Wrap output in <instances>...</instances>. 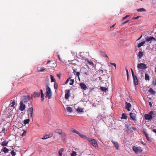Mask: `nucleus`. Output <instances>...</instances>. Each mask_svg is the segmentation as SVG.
I'll return each instance as SVG.
<instances>
[{
	"label": "nucleus",
	"instance_id": "obj_1",
	"mask_svg": "<svg viewBox=\"0 0 156 156\" xmlns=\"http://www.w3.org/2000/svg\"><path fill=\"white\" fill-rule=\"evenodd\" d=\"M81 63V66L82 67V68H94L96 67V65L94 60L91 59H83Z\"/></svg>",
	"mask_w": 156,
	"mask_h": 156
},
{
	"label": "nucleus",
	"instance_id": "obj_58",
	"mask_svg": "<svg viewBox=\"0 0 156 156\" xmlns=\"http://www.w3.org/2000/svg\"><path fill=\"white\" fill-rule=\"evenodd\" d=\"M153 131L156 133V129H154L153 130Z\"/></svg>",
	"mask_w": 156,
	"mask_h": 156
},
{
	"label": "nucleus",
	"instance_id": "obj_18",
	"mask_svg": "<svg viewBox=\"0 0 156 156\" xmlns=\"http://www.w3.org/2000/svg\"><path fill=\"white\" fill-rule=\"evenodd\" d=\"M84 52H80V56L81 58L85 59V55Z\"/></svg>",
	"mask_w": 156,
	"mask_h": 156
},
{
	"label": "nucleus",
	"instance_id": "obj_29",
	"mask_svg": "<svg viewBox=\"0 0 156 156\" xmlns=\"http://www.w3.org/2000/svg\"><path fill=\"white\" fill-rule=\"evenodd\" d=\"M100 54L101 56L104 57H106L108 58L107 55L105 53L104 51H101Z\"/></svg>",
	"mask_w": 156,
	"mask_h": 156
},
{
	"label": "nucleus",
	"instance_id": "obj_46",
	"mask_svg": "<svg viewBox=\"0 0 156 156\" xmlns=\"http://www.w3.org/2000/svg\"><path fill=\"white\" fill-rule=\"evenodd\" d=\"M126 75L127 76V79L128 80L129 79V73L127 69H126Z\"/></svg>",
	"mask_w": 156,
	"mask_h": 156
},
{
	"label": "nucleus",
	"instance_id": "obj_24",
	"mask_svg": "<svg viewBox=\"0 0 156 156\" xmlns=\"http://www.w3.org/2000/svg\"><path fill=\"white\" fill-rule=\"evenodd\" d=\"M145 43V41H143L139 43L137 45L138 47L139 48L141 46H143L144 44Z\"/></svg>",
	"mask_w": 156,
	"mask_h": 156
},
{
	"label": "nucleus",
	"instance_id": "obj_19",
	"mask_svg": "<svg viewBox=\"0 0 156 156\" xmlns=\"http://www.w3.org/2000/svg\"><path fill=\"white\" fill-rule=\"evenodd\" d=\"M111 142L114 144L115 147L118 149L119 147V145L117 142H115L113 140H112Z\"/></svg>",
	"mask_w": 156,
	"mask_h": 156
},
{
	"label": "nucleus",
	"instance_id": "obj_43",
	"mask_svg": "<svg viewBox=\"0 0 156 156\" xmlns=\"http://www.w3.org/2000/svg\"><path fill=\"white\" fill-rule=\"evenodd\" d=\"M11 154L13 156H14L16 155V154L13 150L11 151Z\"/></svg>",
	"mask_w": 156,
	"mask_h": 156
},
{
	"label": "nucleus",
	"instance_id": "obj_52",
	"mask_svg": "<svg viewBox=\"0 0 156 156\" xmlns=\"http://www.w3.org/2000/svg\"><path fill=\"white\" fill-rule=\"evenodd\" d=\"M140 17V16H138L136 17L133 18V19H138Z\"/></svg>",
	"mask_w": 156,
	"mask_h": 156
},
{
	"label": "nucleus",
	"instance_id": "obj_54",
	"mask_svg": "<svg viewBox=\"0 0 156 156\" xmlns=\"http://www.w3.org/2000/svg\"><path fill=\"white\" fill-rule=\"evenodd\" d=\"M26 131H24L23 133H22V135L23 136L26 135Z\"/></svg>",
	"mask_w": 156,
	"mask_h": 156
},
{
	"label": "nucleus",
	"instance_id": "obj_27",
	"mask_svg": "<svg viewBox=\"0 0 156 156\" xmlns=\"http://www.w3.org/2000/svg\"><path fill=\"white\" fill-rule=\"evenodd\" d=\"M79 136H80L83 139H86L87 140V139L88 138L86 136L81 134L79 133Z\"/></svg>",
	"mask_w": 156,
	"mask_h": 156
},
{
	"label": "nucleus",
	"instance_id": "obj_37",
	"mask_svg": "<svg viewBox=\"0 0 156 156\" xmlns=\"http://www.w3.org/2000/svg\"><path fill=\"white\" fill-rule=\"evenodd\" d=\"M51 137V136H49V135L46 134L44 136V137L43 138H42V139L43 140H45V139L48 138L49 137Z\"/></svg>",
	"mask_w": 156,
	"mask_h": 156
},
{
	"label": "nucleus",
	"instance_id": "obj_56",
	"mask_svg": "<svg viewBox=\"0 0 156 156\" xmlns=\"http://www.w3.org/2000/svg\"><path fill=\"white\" fill-rule=\"evenodd\" d=\"M115 24H114L112 25V26H111L110 27V28H111L114 27H115Z\"/></svg>",
	"mask_w": 156,
	"mask_h": 156
},
{
	"label": "nucleus",
	"instance_id": "obj_55",
	"mask_svg": "<svg viewBox=\"0 0 156 156\" xmlns=\"http://www.w3.org/2000/svg\"><path fill=\"white\" fill-rule=\"evenodd\" d=\"M5 130V128H3V129H2L1 133H4Z\"/></svg>",
	"mask_w": 156,
	"mask_h": 156
},
{
	"label": "nucleus",
	"instance_id": "obj_21",
	"mask_svg": "<svg viewBox=\"0 0 156 156\" xmlns=\"http://www.w3.org/2000/svg\"><path fill=\"white\" fill-rule=\"evenodd\" d=\"M41 91V101H43L44 99V94L43 93V90L42 89L40 90Z\"/></svg>",
	"mask_w": 156,
	"mask_h": 156
},
{
	"label": "nucleus",
	"instance_id": "obj_25",
	"mask_svg": "<svg viewBox=\"0 0 156 156\" xmlns=\"http://www.w3.org/2000/svg\"><path fill=\"white\" fill-rule=\"evenodd\" d=\"M64 150L63 148H62L58 151V154L59 156H62V152L64 151Z\"/></svg>",
	"mask_w": 156,
	"mask_h": 156
},
{
	"label": "nucleus",
	"instance_id": "obj_38",
	"mask_svg": "<svg viewBox=\"0 0 156 156\" xmlns=\"http://www.w3.org/2000/svg\"><path fill=\"white\" fill-rule=\"evenodd\" d=\"M101 90L104 92H105L107 90V88L104 87H101Z\"/></svg>",
	"mask_w": 156,
	"mask_h": 156
},
{
	"label": "nucleus",
	"instance_id": "obj_44",
	"mask_svg": "<svg viewBox=\"0 0 156 156\" xmlns=\"http://www.w3.org/2000/svg\"><path fill=\"white\" fill-rule=\"evenodd\" d=\"M76 152L74 151H73L72 153L71 154V156H76Z\"/></svg>",
	"mask_w": 156,
	"mask_h": 156
},
{
	"label": "nucleus",
	"instance_id": "obj_34",
	"mask_svg": "<svg viewBox=\"0 0 156 156\" xmlns=\"http://www.w3.org/2000/svg\"><path fill=\"white\" fill-rule=\"evenodd\" d=\"M30 119L29 118V119L24 120V124L25 125H26L28 123L30 122Z\"/></svg>",
	"mask_w": 156,
	"mask_h": 156
},
{
	"label": "nucleus",
	"instance_id": "obj_61",
	"mask_svg": "<svg viewBox=\"0 0 156 156\" xmlns=\"http://www.w3.org/2000/svg\"><path fill=\"white\" fill-rule=\"evenodd\" d=\"M144 134H145V136H146V134H147L146 132H144Z\"/></svg>",
	"mask_w": 156,
	"mask_h": 156
},
{
	"label": "nucleus",
	"instance_id": "obj_11",
	"mask_svg": "<svg viewBox=\"0 0 156 156\" xmlns=\"http://www.w3.org/2000/svg\"><path fill=\"white\" fill-rule=\"evenodd\" d=\"M69 84L70 85H73L74 82V80L71 79L70 78H69L67 79V80H66L65 84H66L67 83L69 82Z\"/></svg>",
	"mask_w": 156,
	"mask_h": 156
},
{
	"label": "nucleus",
	"instance_id": "obj_30",
	"mask_svg": "<svg viewBox=\"0 0 156 156\" xmlns=\"http://www.w3.org/2000/svg\"><path fill=\"white\" fill-rule=\"evenodd\" d=\"M136 11L138 12H145L146 11V10L143 8H141L139 9H136Z\"/></svg>",
	"mask_w": 156,
	"mask_h": 156
},
{
	"label": "nucleus",
	"instance_id": "obj_5",
	"mask_svg": "<svg viewBox=\"0 0 156 156\" xmlns=\"http://www.w3.org/2000/svg\"><path fill=\"white\" fill-rule=\"evenodd\" d=\"M133 149L136 153H141L142 151V150L141 149V148H139L135 146H133Z\"/></svg>",
	"mask_w": 156,
	"mask_h": 156
},
{
	"label": "nucleus",
	"instance_id": "obj_33",
	"mask_svg": "<svg viewBox=\"0 0 156 156\" xmlns=\"http://www.w3.org/2000/svg\"><path fill=\"white\" fill-rule=\"evenodd\" d=\"M127 118V116L126 115V114L125 113H123L122 114V117H121V119H126Z\"/></svg>",
	"mask_w": 156,
	"mask_h": 156
},
{
	"label": "nucleus",
	"instance_id": "obj_53",
	"mask_svg": "<svg viewBox=\"0 0 156 156\" xmlns=\"http://www.w3.org/2000/svg\"><path fill=\"white\" fill-rule=\"evenodd\" d=\"M129 20H126V21L122 23V24H125L126 23H127V22H128L129 21Z\"/></svg>",
	"mask_w": 156,
	"mask_h": 156
},
{
	"label": "nucleus",
	"instance_id": "obj_3",
	"mask_svg": "<svg viewBox=\"0 0 156 156\" xmlns=\"http://www.w3.org/2000/svg\"><path fill=\"white\" fill-rule=\"evenodd\" d=\"M153 111L150 112L148 114L144 115L145 119L146 120H151L153 118V115L154 114Z\"/></svg>",
	"mask_w": 156,
	"mask_h": 156
},
{
	"label": "nucleus",
	"instance_id": "obj_42",
	"mask_svg": "<svg viewBox=\"0 0 156 156\" xmlns=\"http://www.w3.org/2000/svg\"><path fill=\"white\" fill-rule=\"evenodd\" d=\"M58 85L57 83H55L54 84V87L55 89L57 90L58 88Z\"/></svg>",
	"mask_w": 156,
	"mask_h": 156
},
{
	"label": "nucleus",
	"instance_id": "obj_26",
	"mask_svg": "<svg viewBox=\"0 0 156 156\" xmlns=\"http://www.w3.org/2000/svg\"><path fill=\"white\" fill-rule=\"evenodd\" d=\"M144 55V52L141 51H140L138 54V56L140 59Z\"/></svg>",
	"mask_w": 156,
	"mask_h": 156
},
{
	"label": "nucleus",
	"instance_id": "obj_63",
	"mask_svg": "<svg viewBox=\"0 0 156 156\" xmlns=\"http://www.w3.org/2000/svg\"><path fill=\"white\" fill-rule=\"evenodd\" d=\"M132 128L133 129V130H135V128L134 127H132Z\"/></svg>",
	"mask_w": 156,
	"mask_h": 156
},
{
	"label": "nucleus",
	"instance_id": "obj_59",
	"mask_svg": "<svg viewBox=\"0 0 156 156\" xmlns=\"http://www.w3.org/2000/svg\"><path fill=\"white\" fill-rule=\"evenodd\" d=\"M142 37V36L141 35V36L140 37V38H138V39L137 40V41H138V40H140V39Z\"/></svg>",
	"mask_w": 156,
	"mask_h": 156
},
{
	"label": "nucleus",
	"instance_id": "obj_45",
	"mask_svg": "<svg viewBox=\"0 0 156 156\" xmlns=\"http://www.w3.org/2000/svg\"><path fill=\"white\" fill-rule=\"evenodd\" d=\"M152 84L154 86L156 85V80H153L152 82Z\"/></svg>",
	"mask_w": 156,
	"mask_h": 156
},
{
	"label": "nucleus",
	"instance_id": "obj_32",
	"mask_svg": "<svg viewBox=\"0 0 156 156\" xmlns=\"http://www.w3.org/2000/svg\"><path fill=\"white\" fill-rule=\"evenodd\" d=\"M149 92L152 94H155V92L154 91L152 88H150L149 90Z\"/></svg>",
	"mask_w": 156,
	"mask_h": 156
},
{
	"label": "nucleus",
	"instance_id": "obj_2",
	"mask_svg": "<svg viewBox=\"0 0 156 156\" xmlns=\"http://www.w3.org/2000/svg\"><path fill=\"white\" fill-rule=\"evenodd\" d=\"M46 91L45 97L46 98H48V99L51 98L52 95V94L50 88L47 85H46Z\"/></svg>",
	"mask_w": 156,
	"mask_h": 156
},
{
	"label": "nucleus",
	"instance_id": "obj_12",
	"mask_svg": "<svg viewBox=\"0 0 156 156\" xmlns=\"http://www.w3.org/2000/svg\"><path fill=\"white\" fill-rule=\"evenodd\" d=\"M70 96V91L69 90H66V93L65 96V98L68 99Z\"/></svg>",
	"mask_w": 156,
	"mask_h": 156
},
{
	"label": "nucleus",
	"instance_id": "obj_48",
	"mask_svg": "<svg viewBox=\"0 0 156 156\" xmlns=\"http://www.w3.org/2000/svg\"><path fill=\"white\" fill-rule=\"evenodd\" d=\"M129 15H126L123 18L122 20H125L127 18L129 17Z\"/></svg>",
	"mask_w": 156,
	"mask_h": 156
},
{
	"label": "nucleus",
	"instance_id": "obj_15",
	"mask_svg": "<svg viewBox=\"0 0 156 156\" xmlns=\"http://www.w3.org/2000/svg\"><path fill=\"white\" fill-rule=\"evenodd\" d=\"M133 79L134 81V84L135 86L138 84V79L136 76H133Z\"/></svg>",
	"mask_w": 156,
	"mask_h": 156
},
{
	"label": "nucleus",
	"instance_id": "obj_22",
	"mask_svg": "<svg viewBox=\"0 0 156 156\" xmlns=\"http://www.w3.org/2000/svg\"><path fill=\"white\" fill-rule=\"evenodd\" d=\"M9 150L5 147H4L2 149L1 151H3L5 153H8Z\"/></svg>",
	"mask_w": 156,
	"mask_h": 156
},
{
	"label": "nucleus",
	"instance_id": "obj_64",
	"mask_svg": "<svg viewBox=\"0 0 156 156\" xmlns=\"http://www.w3.org/2000/svg\"><path fill=\"white\" fill-rule=\"evenodd\" d=\"M76 111H78V108H76Z\"/></svg>",
	"mask_w": 156,
	"mask_h": 156
},
{
	"label": "nucleus",
	"instance_id": "obj_47",
	"mask_svg": "<svg viewBox=\"0 0 156 156\" xmlns=\"http://www.w3.org/2000/svg\"><path fill=\"white\" fill-rule=\"evenodd\" d=\"M83 108H79V112H83Z\"/></svg>",
	"mask_w": 156,
	"mask_h": 156
},
{
	"label": "nucleus",
	"instance_id": "obj_49",
	"mask_svg": "<svg viewBox=\"0 0 156 156\" xmlns=\"http://www.w3.org/2000/svg\"><path fill=\"white\" fill-rule=\"evenodd\" d=\"M110 64H111L113 66H114V67L116 68V64L115 63H110Z\"/></svg>",
	"mask_w": 156,
	"mask_h": 156
},
{
	"label": "nucleus",
	"instance_id": "obj_50",
	"mask_svg": "<svg viewBox=\"0 0 156 156\" xmlns=\"http://www.w3.org/2000/svg\"><path fill=\"white\" fill-rule=\"evenodd\" d=\"M45 70V69H41L40 70H38V72H43Z\"/></svg>",
	"mask_w": 156,
	"mask_h": 156
},
{
	"label": "nucleus",
	"instance_id": "obj_39",
	"mask_svg": "<svg viewBox=\"0 0 156 156\" xmlns=\"http://www.w3.org/2000/svg\"><path fill=\"white\" fill-rule=\"evenodd\" d=\"M73 133H74L76 134H78V132L75 129H72L70 130Z\"/></svg>",
	"mask_w": 156,
	"mask_h": 156
},
{
	"label": "nucleus",
	"instance_id": "obj_14",
	"mask_svg": "<svg viewBox=\"0 0 156 156\" xmlns=\"http://www.w3.org/2000/svg\"><path fill=\"white\" fill-rule=\"evenodd\" d=\"M130 117L131 119H132L134 121H136L135 119L136 116L135 113L132 112L130 113Z\"/></svg>",
	"mask_w": 156,
	"mask_h": 156
},
{
	"label": "nucleus",
	"instance_id": "obj_4",
	"mask_svg": "<svg viewBox=\"0 0 156 156\" xmlns=\"http://www.w3.org/2000/svg\"><path fill=\"white\" fill-rule=\"evenodd\" d=\"M90 144L94 147H96L98 146V144L96 140L94 139L88 138L87 139Z\"/></svg>",
	"mask_w": 156,
	"mask_h": 156
},
{
	"label": "nucleus",
	"instance_id": "obj_36",
	"mask_svg": "<svg viewBox=\"0 0 156 156\" xmlns=\"http://www.w3.org/2000/svg\"><path fill=\"white\" fill-rule=\"evenodd\" d=\"M51 78V82H55V79L54 78V76L52 75H50Z\"/></svg>",
	"mask_w": 156,
	"mask_h": 156
},
{
	"label": "nucleus",
	"instance_id": "obj_35",
	"mask_svg": "<svg viewBox=\"0 0 156 156\" xmlns=\"http://www.w3.org/2000/svg\"><path fill=\"white\" fill-rule=\"evenodd\" d=\"M145 80H150L149 76V75L147 73H146L145 74Z\"/></svg>",
	"mask_w": 156,
	"mask_h": 156
},
{
	"label": "nucleus",
	"instance_id": "obj_31",
	"mask_svg": "<svg viewBox=\"0 0 156 156\" xmlns=\"http://www.w3.org/2000/svg\"><path fill=\"white\" fill-rule=\"evenodd\" d=\"M131 127L130 124H127L126 125V128L127 129L126 130H129L131 128Z\"/></svg>",
	"mask_w": 156,
	"mask_h": 156
},
{
	"label": "nucleus",
	"instance_id": "obj_41",
	"mask_svg": "<svg viewBox=\"0 0 156 156\" xmlns=\"http://www.w3.org/2000/svg\"><path fill=\"white\" fill-rule=\"evenodd\" d=\"M15 101H13L11 104V107H14V105H15Z\"/></svg>",
	"mask_w": 156,
	"mask_h": 156
},
{
	"label": "nucleus",
	"instance_id": "obj_10",
	"mask_svg": "<svg viewBox=\"0 0 156 156\" xmlns=\"http://www.w3.org/2000/svg\"><path fill=\"white\" fill-rule=\"evenodd\" d=\"M147 66L144 63L138 64L137 65L138 68H146Z\"/></svg>",
	"mask_w": 156,
	"mask_h": 156
},
{
	"label": "nucleus",
	"instance_id": "obj_57",
	"mask_svg": "<svg viewBox=\"0 0 156 156\" xmlns=\"http://www.w3.org/2000/svg\"><path fill=\"white\" fill-rule=\"evenodd\" d=\"M149 105L150 106V107H151V106H152V104H151V102H149Z\"/></svg>",
	"mask_w": 156,
	"mask_h": 156
},
{
	"label": "nucleus",
	"instance_id": "obj_23",
	"mask_svg": "<svg viewBox=\"0 0 156 156\" xmlns=\"http://www.w3.org/2000/svg\"><path fill=\"white\" fill-rule=\"evenodd\" d=\"M8 142L7 141L4 140L2 142L1 145L2 146H6L8 144Z\"/></svg>",
	"mask_w": 156,
	"mask_h": 156
},
{
	"label": "nucleus",
	"instance_id": "obj_20",
	"mask_svg": "<svg viewBox=\"0 0 156 156\" xmlns=\"http://www.w3.org/2000/svg\"><path fill=\"white\" fill-rule=\"evenodd\" d=\"M155 40L156 39L155 38H154L153 37L151 36L150 37L147 38L146 41H152L153 40Z\"/></svg>",
	"mask_w": 156,
	"mask_h": 156
},
{
	"label": "nucleus",
	"instance_id": "obj_13",
	"mask_svg": "<svg viewBox=\"0 0 156 156\" xmlns=\"http://www.w3.org/2000/svg\"><path fill=\"white\" fill-rule=\"evenodd\" d=\"M131 107V105L129 103L126 102V106L125 109L127 110L128 111H130V110L129 109Z\"/></svg>",
	"mask_w": 156,
	"mask_h": 156
},
{
	"label": "nucleus",
	"instance_id": "obj_6",
	"mask_svg": "<svg viewBox=\"0 0 156 156\" xmlns=\"http://www.w3.org/2000/svg\"><path fill=\"white\" fill-rule=\"evenodd\" d=\"M33 109L32 107L29 108L28 110V115L29 118H32Z\"/></svg>",
	"mask_w": 156,
	"mask_h": 156
},
{
	"label": "nucleus",
	"instance_id": "obj_17",
	"mask_svg": "<svg viewBox=\"0 0 156 156\" xmlns=\"http://www.w3.org/2000/svg\"><path fill=\"white\" fill-rule=\"evenodd\" d=\"M54 132L61 135L62 133V130L60 129H55L54 130Z\"/></svg>",
	"mask_w": 156,
	"mask_h": 156
},
{
	"label": "nucleus",
	"instance_id": "obj_7",
	"mask_svg": "<svg viewBox=\"0 0 156 156\" xmlns=\"http://www.w3.org/2000/svg\"><path fill=\"white\" fill-rule=\"evenodd\" d=\"M23 102L22 101H21L20 103V106L19 107V109L21 111H24L26 108V105L23 104Z\"/></svg>",
	"mask_w": 156,
	"mask_h": 156
},
{
	"label": "nucleus",
	"instance_id": "obj_51",
	"mask_svg": "<svg viewBox=\"0 0 156 156\" xmlns=\"http://www.w3.org/2000/svg\"><path fill=\"white\" fill-rule=\"evenodd\" d=\"M131 69V70L132 74V75L133 76H133H136L134 74L133 71V70L132 69Z\"/></svg>",
	"mask_w": 156,
	"mask_h": 156
},
{
	"label": "nucleus",
	"instance_id": "obj_16",
	"mask_svg": "<svg viewBox=\"0 0 156 156\" xmlns=\"http://www.w3.org/2000/svg\"><path fill=\"white\" fill-rule=\"evenodd\" d=\"M80 86L81 88L83 89L84 90H86L87 89V87L86 85L83 83H80Z\"/></svg>",
	"mask_w": 156,
	"mask_h": 156
},
{
	"label": "nucleus",
	"instance_id": "obj_62",
	"mask_svg": "<svg viewBox=\"0 0 156 156\" xmlns=\"http://www.w3.org/2000/svg\"><path fill=\"white\" fill-rule=\"evenodd\" d=\"M57 76L58 77H60V74H58L57 75Z\"/></svg>",
	"mask_w": 156,
	"mask_h": 156
},
{
	"label": "nucleus",
	"instance_id": "obj_8",
	"mask_svg": "<svg viewBox=\"0 0 156 156\" xmlns=\"http://www.w3.org/2000/svg\"><path fill=\"white\" fill-rule=\"evenodd\" d=\"M30 99V97L29 95L23 96V102H27Z\"/></svg>",
	"mask_w": 156,
	"mask_h": 156
},
{
	"label": "nucleus",
	"instance_id": "obj_28",
	"mask_svg": "<svg viewBox=\"0 0 156 156\" xmlns=\"http://www.w3.org/2000/svg\"><path fill=\"white\" fill-rule=\"evenodd\" d=\"M67 111L69 112H73L72 109L70 107H68L66 108Z\"/></svg>",
	"mask_w": 156,
	"mask_h": 156
},
{
	"label": "nucleus",
	"instance_id": "obj_60",
	"mask_svg": "<svg viewBox=\"0 0 156 156\" xmlns=\"http://www.w3.org/2000/svg\"><path fill=\"white\" fill-rule=\"evenodd\" d=\"M76 75L77 76H78V72H77L76 73Z\"/></svg>",
	"mask_w": 156,
	"mask_h": 156
},
{
	"label": "nucleus",
	"instance_id": "obj_9",
	"mask_svg": "<svg viewBox=\"0 0 156 156\" xmlns=\"http://www.w3.org/2000/svg\"><path fill=\"white\" fill-rule=\"evenodd\" d=\"M40 96V93L39 91L38 92H34L31 95V98H35L37 97H39Z\"/></svg>",
	"mask_w": 156,
	"mask_h": 156
},
{
	"label": "nucleus",
	"instance_id": "obj_40",
	"mask_svg": "<svg viewBox=\"0 0 156 156\" xmlns=\"http://www.w3.org/2000/svg\"><path fill=\"white\" fill-rule=\"evenodd\" d=\"M146 137L147 138V140L148 141H151V139L149 137L148 134H146Z\"/></svg>",
	"mask_w": 156,
	"mask_h": 156
}]
</instances>
